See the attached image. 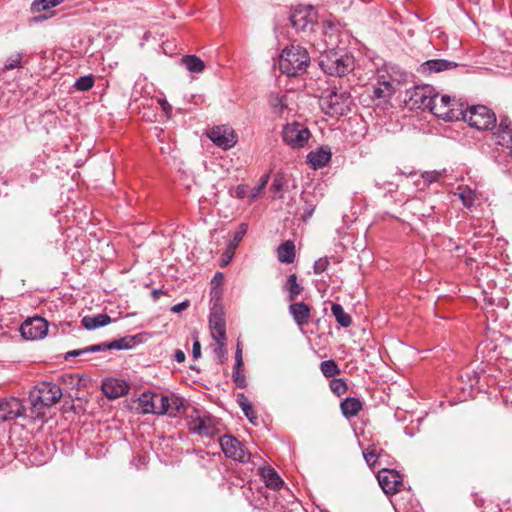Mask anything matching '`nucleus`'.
Masks as SVG:
<instances>
[{"label":"nucleus","instance_id":"f257e3e1","mask_svg":"<svg viewBox=\"0 0 512 512\" xmlns=\"http://www.w3.org/2000/svg\"><path fill=\"white\" fill-rule=\"evenodd\" d=\"M337 26L330 20L324 22L323 33L327 50L320 57L322 70L331 76L342 77L354 68L353 58L335 48L338 45Z\"/></svg>","mask_w":512,"mask_h":512},{"label":"nucleus","instance_id":"f03ea898","mask_svg":"<svg viewBox=\"0 0 512 512\" xmlns=\"http://www.w3.org/2000/svg\"><path fill=\"white\" fill-rule=\"evenodd\" d=\"M310 63L307 50L300 45H291L283 49L279 57V68L287 76L304 73Z\"/></svg>","mask_w":512,"mask_h":512},{"label":"nucleus","instance_id":"7ed1b4c3","mask_svg":"<svg viewBox=\"0 0 512 512\" xmlns=\"http://www.w3.org/2000/svg\"><path fill=\"white\" fill-rule=\"evenodd\" d=\"M189 431L200 437H214L220 433V421L205 410L193 408L187 415Z\"/></svg>","mask_w":512,"mask_h":512},{"label":"nucleus","instance_id":"20e7f679","mask_svg":"<svg viewBox=\"0 0 512 512\" xmlns=\"http://www.w3.org/2000/svg\"><path fill=\"white\" fill-rule=\"evenodd\" d=\"M62 397V389L52 382L40 383L29 395L30 403L35 410L50 407Z\"/></svg>","mask_w":512,"mask_h":512},{"label":"nucleus","instance_id":"39448f33","mask_svg":"<svg viewBox=\"0 0 512 512\" xmlns=\"http://www.w3.org/2000/svg\"><path fill=\"white\" fill-rule=\"evenodd\" d=\"M460 119L478 130H487L496 125L495 113L484 105H475L463 109Z\"/></svg>","mask_w":512,"mask_h":512},{"label":"nucleus","instance_id":"423d86ee","mask_svg":"<svg viewBox=\"0 0 512 512\" xmlns=\"http://www.w3.org/2000/svg\"><path fill=\"white\" fill-rule=\"evenodd\" d=\"M351 102V95L345 90H327L320 98L322 109L330 115L344 114L349 110Z\"/></svg>","mask_w":512,"mask_h":512},{"label":"nucleus","instance_id":"0eeeda50","mask_svg":"<svg viewBox=\"0 0 512 512\" xmlns=\"http://www.w3.org/2000/svg\"><path fill=\"white\" fill-rule=\"evenodd\" d=\"M462 110V105L459 106L455 99H451L448 95L439 96L436 92L433 96V104L429 107L431 113L446 121L460 120Z\"/></svg>","mask_w":512,"mask_h":512},{"label":"nucleus","instance_id":"6e6552de","mask_svg":"<svg viewBox=\"0 0 512 512\" xmlns=\"http://www.w3.org/2000/svg\"><path fill=\"white\" fill-rule=\"evenodd\" d=\"M137 344L136 336H125L116 340H113L109 343H100L96 345H91L89 347L83 349H76L68 351L64 358L68 360L72 357L83 356L90 353L101 352L106 350H130L134 348Z\"/></svg>","mask_w":512,"mask_h":512},{"label":"nucleus","instance_id":"1a4fd4ad","mask_svg":"<svg viewBox=\"0 0 512 512\" xmlns=\"http://www.w3.org/2000/svg\"><path fill=\"white\" fill-rule=\"evenodd\" d=\"M311 137L309 129L302 123H288L283 127V141L293 149L303 148Z\"/></svg>","mask_w":512,"mask_h":512},{"label":"nucleus","instance_id":"9d476101","mask_svg":"<svg viewBox=\"0 0 512 512\" xmlns=\"http://www.w3.org/2000/svg\"><path fill=\"white\" fill-rule=\"evenodd\" d=\"M220 446L223 453L228 458H232L241 463H246L250 460L251 454L247 451L245 446L231 435L221 437Z\"/></svg>","mask_w":512,"mask_h":512},{"label":"nucleus","instance_id":"9b49d317","mask_svg":"<svg viewBox=\"0 0 512 512\" xmlns=\"http://www.w3.org/2000/svg\"><path fill=\"white\" fill-rule=\"evenodd\" d=\"M409 99L407 103L411 108L428 109L433 104L435 89L431 85L415 86L408 91Z\"/></svg>","mask_w":512,"mask_h":512},{"label":"nucleus","instance_id":"f8f14e48","mask_svg":"<svg viewBox=\"0 0 512 512\" xmlns=\"http://www.w3.org/2000/svg\"><path fill=\"white\" fill-rule=\"evenodd\" d=\"M207 137L223 150H228L237 143V136L234 130L227 125L212 127L207 132Z\"/></svg>","mask_w":512,"mask_h":512},{"label":"nucleus","instance_id":"ddd939ff","mask_svg":"<svg viewBox=\"0 0 512 512\" xmlns=\"http://www.w3.org/2000/svg\"><path fill=\"white\" fill-rule=\"evenodd\" d=\"M48 327V322L44 318L32 317L22 323L20 332L27 340H39L47 335Z\"/></svg>","mask_w":512,"mask_h":512},{"label":"nucleus","instance_id":"4468645a","mask_svg":"<svg viewBox=\"0 0 512 512\" xmlns=\"http://www.w3.org/2000/svg\"><path fill=\"white\" fill-rule=\"evenodd\" d=\"M379 485L387 495H393L400 491L403 485L401 476L395 470L383 468L378 472Z\"/></svg>","mask_w":512,"mask_h":512},{"label":"nucleus","instance_id":"2eb2a0df","mask_svg":"<svg viewBox=\"0 0 512 512\" xmlns=\"http://www.w3.org/2000/svg\"><path fill=\"white\" fill-rule=\"evenodd\" d=\"M25 408L20 399L15 397L0 400V420L8 421L24 415Z\"/></svg>","mask_w":512,"mask_h":512},{"label":"nucleus","instance_id":"dca6fc26","mask_svg":"<svg viewBox=\"0 0 512 512\" xmlns=\"http://www.w3.org/2000/svg\"><path fill=\"white\" fill-rule=\"evenodd\" d=\"M290 21L297 30L306 31L312 29L316 22V12L311 6L298 9L291 15Z\"/></svg>","mask_w":512,"mask_h":512},{"label":"nucleus","instance_id":"f3484780","mask_svg":"<svg viewBox=\"0 0 512 512\" xmlns=\"http://www.w3.org/2000/svg\"><path fill=\"white\" fill-rule=\"evenodd\" d=\"M209 326L213 340H227L226 322L224 319V314L220 308L214 307L211 310Z\"/></svg>","mask_w":512,"mask_h":512},{"label":"nucleus","instance_id":"a211bd4d","mask_svg":"<svg viewBox=\"0 0 512 512\" xmlns=\"http://www.w3.org/2000/svg\"><path fill=\"white\" fill-rule=\"evenodd\" d=\"M493 136L495 142L500 146L510 147L512 145V120L508 116H501Z\"/></svg>","mask_w":512,"mask_h":512},{"label":"nucleus","instance_id":"6ab92c4d","mask_svg":"<svg viewBox=\"0 0 512 512\" xmlns=\"http://www.w3.org/2000/svg\"><path fill=\"white\" fill-rule=\"evenodd\" d=\"M394 93V86L388 80H379L373 87L371 98L376 105L386 104Z\"/></svg>","mask_w":512,"mask_h":512},{"label":"nucleus","instance_id":"aec40b11","mask_svg":"<svg viewBox=\"0 0 512 512\" xmlns=\"http://www.w3.org/2000/svg\"><path fill=\"white\" fill-rule=\"evenodd\" d=\"M129 390L128 384L120 379H108L102 384L103 393L110 399L125 395Z\"/></svg>","mask_w":512,"mask_h":512},{"label":"nucleus","instance_id":"412c9836","mask_svg":"<svg viewBox=\"0 0 512 512\" xmlns=\"http://www.w3.org/2000/svg\"><path fill=\"white\" fill-rule=\"evenodd\" d=\"M331 157L332 153L330 148L322 146L309 152L307 161L314 169H318L325 167L330 162Z\"/></svg>","mask_w":512,"mask_h":512},{"label":"nucleus","instance_id":"4be33fe9","mask_svg":"<svg viewBox=\"0 0 512 512\" xmlns=\"http://www.w3.org/2000/svg\"><path fill=\"white\" fill-rule=\"evenodd\" d=\"M289 313L293 317L295 323L302 327L309 322V318L311 315L310 307L304 302H296L292 303L289 306Z\"/></svg>","mask_w":512,"mask_h":512},{"label":"nucleus","instance_id":"5701e85b","mask_svg":"<svg viewBox=\"0 0 512 512\" xmlns=\"http://www.w3.org/2000/svg\"><path fill=\"white\" fill-rule=\"evenodd\" d=\"M458 66L456 62L448 61L445 59H431L427 60L421 65L422 72L439 73L446 70L454 69Z\"/></svg>","mask_w":512,"mask_h":512},{"label":"nucleus","instance_id":"b1692460","mask_svg":"<svg viewBox=\"0 0 512 512\" xmlns=\"http://www.w3.org/2000/svg\"><path fill=\"white\" fill-rule=\"evenodd\" d=\"M246 231H247V226L245 224H241L238 231H236L234 234L233 241H231L228 244L225 253L222 255L221 262H220L221 267H225L230 263L233 255H234V251H235L236 247L238 246L239 242L242 240Z\"/></svg>","mask_w":512,"mask_h":512},{"label":"nucleus","instance_id":"393cba45","mask_svg":"<svg viewBox=\"0 0 512 512\" xmlns=\"http://www.w3.org/2000/svg\"><path fill=\"white\" fill-rule=\"evenodd\" d=\"M277 257L281 263L290 264L295 260V245L292 241L287 240L277 249Z\"/></svg>","mask_w":512,"mask_h":512},{"label":"nucleus","instance_id":"a878e982","mask_svg":"<svg viewBox=\"0 0 512 512\" xmlns=\"http://www.w3.org/2000/svg\"><path fill=\"white\" fill-rule=\"evenodd\" d=\"M81 322L87 330H94L108 325L111 322V317L107 314H97L95 316H85Z\"/></svg>","mask_w":512,"mask_h":512},{"label":"nucleus","instance_id":"bb28decb","mask_svg":"<svg viewBox=\"0 0 512 512\" xmlns=\"http://www.w3.org/2000/svg\"><path fill=\"white\" fill-rule=\"evenodd\" d=\"M342 414L347 418L355 417L362 409V403L359 399L349 397L341 402Z\"/></svg>","mask_w":512,"mask_h":512},{"label":"nucleus","instance_id":"cd10ccee","mask_svg":"<svg viewBox=\"0 0 512 512\" xmlns=\"http://www.w3.org/2000/svg\"><path fill=\"white\" fill-rule=\"evenodd\" d=\"M261 476L268 488L278 489L283 485V481L280 476L270 467L262 468Z\"/></svg>","mask_w":512,"mask_h":512},{"label":"nucleus","instance_id":"c85d7f7f","mask_svg":"<svg viewBox=\"0 0 512 512\" xmlns=\"http://www.w3.org/2000/svg\"><path fill=\"white\" fill-rule=\"evenodd\" d=\"M460 200L462 201L463 205L471 209L474 205V202L477 198L476 191L471 189L468 186H458L457 187V193H456Z\"/></svg>","mask_w":512,"mask_h":512},{"label":"nucleus","instance_id":"c756f323","mask_svg":"<svg viewBox=\"0 0 512 512\" xmlns=\"http://www.w3.org/2000/svg\"><path fill=\"white\" fill-rule=\"evenodd\" d=\"M156 394L143 393L139 397V406L144 414H156Z\"/></svg>","mask_w":512,"mask_h":512},{"label":"nucleus","instance_id":"7c9ffc66","mask_svg":"<svg viewBox=\"0 0 512 512\" xmlns=\"http://www.w3.org/2000/svg\"><path fill=\"white\" fill-rule=\"evenodd\" d=\"M181 63L191 73H201L205 68L204 62L195 55L184 56Z\"/></svg>","mask_w":512,"mask_h":512},{"label":"nucleus","instance_id":"2f4dec72","mask_svg":"<svg viewBox=\"0 0 512 512\" xmlns=\"http://www.w3.org/2000/svg\"><path fill=\"white\" fill-rule=\"evenodd\" d=\"M331 312L335 317L336 321L344 328L349 327L352 324V318L347 314L343 307L338 303L331 305Z\"/></svg>","mask_w":512,"mask_h":512},{"label":"nucleus","instance_id":"473e14b6","mask_svg":"<svg viewBox=\"0 0 512 512\" xmlns=\"http://www.w3.org/2000/svg\"><path fill=\"white\" fill-rule=\"evenodd\" d=\"M269 104L274 113L281 115L288 107L287 97L279 93H271L269 95Z\"/></svg>","mask_w":512,"mask_h":512},{"label":"nucleus","instance_id":"72a5a7b5","mask_svg":"<svg viewBox=\"0 0 512 512\" xmlns=\"http://www.w3.org/2000/svg\"><path fill=\"white\" fill-rule=\"evenodd\" d=\"M285 288L288 291L289 301H294L303 291V287L297 281L296 274L289 275Z\"/></svg>","mask_w":512,"mask_h":512},{"label":"nucleus","instance_id":"f704fd0d","mask_svg":"<svg viewBox=\"0 0 512 512\" xmlns=\"http://www.w3.org/2000/svg\"><path fill=\"white\" fill-rule=\"evenodd\" d=\"M156 414L163 415L171 411V399L167 395L156 394Z\"/></svg>","mask_w":512,"mask_h":512},{"label":"nucleus","instance_id":"c9c22d12","mask_svg":"<svg viewBox=\"0 0 512 512\" xmlns=\"http://www.w3.org/2000/svg\"><path fill=\"white\" fill-rule=\"evenodd\" d=\"M320 369L322 374L327 378L333 377L340 373L338 365L333 360H325L321 362Z\"/></svg>","mask_w":512,"mask_h":512},{"label":"nucleus","instance_id":"e433bc0d","mask_svg":"<svg viewBox=\"0 0 512 512\" xmlns=\"http://www.w3.org/2000/svg\"><path fill=\"white\" fill-rule=\"evenodd\" d=\"M63 0H34L32 3V11L33 12H41L49 10L50 8H53L60 3H62Z\"/></svg>","mask_w":512,"mask_h":512},{"label":"nucleus","instance_id":"4c0bfd02","mask_svg":"<svg viewBox=\"0 0 512 512\" xmlns=\"http://www.w3.org/2000/svg\"><path fill=\"white\" fill-rule=\"evenodd\" d=\"M381 452L382 450L378 452L375 446H370L367 450L363 451V457L369 467H375L378 458L381 456Z\"/></svg>","mask_w":512,"mask_h":512},{"label":"nucleus","instance_id":"58836bf2","mask_svg":"<svg viewBox=\"0 0 512 512\" xmlns=\"http://www.w3.org/2000/svg\"><path fill=\"white\" fill-rule=\"evenodd\" d=\"M94 85V77L92 75H85L78 78L74 84V87L78 91H88Z\"/></svg>","mask_w":512,"mask_h":512},{"label":"nucleus","instance_id":"ea45409f","mask_svg":"<svg viewBox=\"0 0 512 512\" xmlns=\"http://www.w3.org/2000/svg\"><path fill=\"white\" fill-rule=\"evenodd\" d=\"M216 346L213 350L215 358L219 363H224L227 359L226 340H214Z\"/></svg>","mask_w":512,"mask_h":512},{"label":"nucleus","instance_id":"a19ab883","mask_svg":"<svg viewBox=\"0 0 512 512\" xmlns=\"http://www.w3.org/2000/svg\"><path fill=\"white\" fill-rule=\"evenodd\" d=\"M330 389L337 396H341L347 391L348 386L343 379L334 378L330 381Z\"/></svg>","mask_w":512,"mask_h":512},{"label":"nucleus","instance_id":"79ce46f5","mask_svg":"<svg viewBox=\"0 0 512 512\" xmlns=\"http://www.w3.org/2000/svg\"><path fill=\"white\" fill-rule=\"evenodd\" d=\"M21 59H22V55L20 53L11 55L10 57L7 58V60L4 64V68L6 70H12V69L19 67L21 65Z\"/></svg>","mask_w":512,"mask_h":512},{"label":"nucleus","instance_id":"37998d69","mask_svg":"<svg viewBox=\"0 0 512 512\" xmlns=\"http://www.w3.org/2000/svg\"><path fill=\"white\" fill-rule=\"evenodd\" d=\"M233 380L237 387L245 388L247 386V382L244 374L241 373V369L234 368L233 370Z\"/></svg>","mask_w":512,"mask_h":512},{"label":"nucleus","instance_id":"c03bdc74","mask_svg":"<svg viewBox=\"0 0 512 512\" xmlns=\"http://www.w3.org/2000/svg\"><path fill=\"white\" fill-rule=\"evenodd\" d=\"M328 265H329L328 258H326V257L320 258L317 261H315V263H314V267H313L314 272L316 274H321L328 268Z\"/></svg>","mask_w":512,"mask_h":512},{"label":"nucleus","instance_id":"a18cd8bd","mask_svg":"<svg viewBox=\"0 0 512 512\" xmlns=\"http://www.w3.org/2000/svg\"><path fill=\"white\" fill-rule=\"evenodd\" d=\"M171 399V411L167 412L170 415H176L177 412H179L180 408L183 406V402L179 397H170Z\"/></svg>","mask_w":512,"mask_h":512},{"label":"nucleus","instance_id":"49530a36","mask_svg":"<svg viewBox=\"0 0 512 512\" xmlns=\"http://www.w3.org/2000/svg\"><path fill=\"white\" fill-rule=\"evenodd\" d=\"M242 365H243L242 347H241V343L238 341L236 351H235L234 368L241 369Z\"/></svg>","mask_w":512,"mask_h":512},{"label":"nucleus","instance_id":"de8ad7c7","mask_svg":"<svg viewBox=\"0 0 512 512\" xmlns=\"http://www.w3.org/2000/svg\"><path fill=\"white\" fill-rule=\"evenodd\" d=\"M242 411L252 424L257 423L258 417H257V414H256L252 404L249 405V409L244 408Z\"/></svg>","mask_w":512,"mask_h":512},{"label":"nucleus","instance_id":"09e8293b","mask_svg":"<svg viewBox=\"0 0 512 512\" xmlns=\"http://www.w3.org/2000/svg\"><path fill=\"white\" fill-rule=\"evenodd\" d=\"M237 403L243 410L244 408L249 409V405L251 404L249 399L246 397L244 393L237 394Z\"/></svg>","mask_w":512,"mask_h":512},{"label":"nucleus","instance_id":"8fccbe9b","mask_svg":"<svg viewBox=\"0 0 512 512\" xmlns=\"http://www.w3.org/2000/svg\"><path fill=\"white\" fill-rule=\"evenodd\" d=\"M192 354L195 359L201 356V345L198 340H195L193 343Z\"/></svg>","mask_w":512,"mask_h":512},{"label":"nucleus","instance_id":"3c124183","mask_svg":"<svg viewBox=\"0 0 512 512\" xmlns=\"http://www.w3.org/2000/svg\"><path fill=\"white\" fill-rule=\"evenodd\" d=\"M188 306H189V303L187 301H183V302H180V303L174 305L171 308V311L174 313H178V312H181L182 310H185Z\"/></svg>","mask_w":512,"mask_h":512},{"label":"nucleus","instance_id":"603ef678","mask_svg":"<svg viewBox=\"0 0 512 512\" xmlns=\"http://www.w3.org/2000/svg\"><path fill=\"white\" fill-rule=\"evenodd\" d=\"M159 104L161 105L163 111L168 114V113H171L172 111V107L171 105L167 102L166 99H159L158 100Z\"/></svg>","mask_w":512,"mask_h":512},{"label":"nucleus","instance_id":"864d4df0","mask_svg":"<svg viewBox=\"0 0 512 512\" xmlns=\"http://www.w3.org/2000/svg\"><path fill=\"white\" fill-rule=\"evenodd\" d=\"M174 359L175 361H177L178 363H182L185 361L186 359V356H185V353L180 350V349H177L174 353Z\"/></svg>","mask_w":512,"mask_h":512},{"label":"nucleus","instance_id":"5fc2aeb1","mask_svg":"<svg viewBox=\"0 0 512 512\" xmlns=\"http://www.w3.org/2000/svg\"><path fill=\"white\" fill-rule=\"evenodd\" d=\"M268 176H265L262 178V182L258 187L256 188V191L253 193L252 197L255 198L257 194L263 189V187L267 184Z\"/></svg>","mask_w":512,"mask_h":512},{"label":"nucleus","instance_id":"6e6d98bb","mask_svg":"<svg viewBox=\"0 0 512 512\" xmlns=\"http://www.w3.org/2000/svg\"><path fill=\"white\" fill-rule=\"evenodd\" d=\"M271 188H272L275 192L280 191V190H281V188H282V182H281V180H280V179L275 178V179L273 180V183H272V185H271Z\"/></svg>","mask_w":512,"mask_h":512},{"label":"nucleus","instance_id":"4d7b16f0","mask_svg":"<svg viewBox=\"0 0 512 512\" xmlns=\"http://www.w3.org/2000/svg\"><path fill=\"white\" fill-rule=\"evenodd\" d=\"M440 176H441L440 173L432 172V173L427 175L426 179L431 183V182L437 181Z\"/></svg>","mask_w":512,"mask_h":512},{"label":"nucleus","instance_id":"13d9d810","mask_svg":"<svg viewBox=\"0 0 512 512\" xmlns=\"http://www.w3.org/2000/svg\"><path fill=\"white\" fill-rule=\"evenodd\" d=\"M48 17L45 16V15H39V16H34L31 18V22H34V23H38V22H41V21H44L46 20Z\"/></svg>","mask_w":512,"mask_h":512},{"label":"nucleus","instance_id":"bf43d9fd","mask_svg":"<svg viewBox=\"0 0 512 512\" xmlns=\"http://www.w3.org/2000/svg\"><path fill=\"white\" fill-rule=\"evenodd\" d=\"M223 278V274L221 272L216 273L214 276V280H221Z\"/></svg>","mask_w":512,"mask_h":512},{"label":"nucleus","instance_id":"052dcab7","mask_svg":"<svg viewBox=\"0 0 512 512\" xmlns=\"http://www.w3.org/2000/svg\"><path fill=\"white\" fill-rule=\"evenodd\" d=\"M159 293H161V291L154 290V291H153V295H154V297H156Z\"/></svg>","mask_w":512,"mask_h":512}]
</instances>
